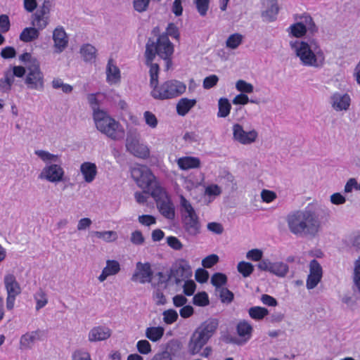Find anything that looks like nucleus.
Instances as JSON below:
<instances>
[{
	"label": "nucleus",
	"instance_id": "nucleus-1",
	"mask_svg": "<svg viewBox=\"0 0 360 360\" xmlns=\"http://www.w3.org/2000/svg\"><path fill=\"white\" fill-rule=\"evenodd\" d=\"M289 231L299 236H316L321 228V221L315 210L309 205L304 210H295L286 217Z\"/></svg>",
	"mask_w": 360,
	"mask_h": 360
},
{
	"label": "nucleus",
	"instance_id": "nucleus-2",
	"mask_svg": "<svg viewBox=\"0 0 360 360\" xmlns=\"http://www.w3.org/2000/svg\"><path fill=\"white\" fill-rule=\"evenodd\" d=\"M290 46L300 63L304 67L322 68L326 64V55L319 44L315 40H295L290 41Z\"/></svg>",
	"mask_w": 360,
	"mask_h": 360
},
{
	"label": "nucleus",
	"instance_id": "nucleus-3",
	"mask_svg": "<svg viewBox=\"0 0 360 360\" xmlns=\"http://www.w3.org/2000/svg\"><path fill=\"white\" fill-rule=\"evenodd\" d=\"M219 323L217 319L210 318L194 330L188 342V352L190 354H200L204 346L216 333Z\"/></svg>",
	"mask_w": 360,
	"mask_h": 360
},
{
	"label": "nucleus",
	"instance_id": "nucleus-4",
	"mask_svg": "<svg viewBox=\"0 0 360 360\" xmlns=\"http://www.w3.org/2000/svg\"><path fill=\"white\" fill-rule=\"evenodd\" d=\"M132 179L137 186L150 193L151 196L162 195L163 188L159 185L155 176L146 166L137 165L131 169Z\"/></svg>",
	"mask_w": 360,
	"mask_h": 360
},
{
	"label": "nucleus",
	"instance_id": "nucleus-5",
	"mask_svg": "<svg viewBox=\"0 0 360 360\" xmlns=\"http://www.w3.org/2000/svg\"><path fill=\"white\" fill-rule=\"evenodd\" d=\"M96 129L114 141L121 140L124 136L122 125L105 111H96L93 114Z\"/></svg>",
	"mask_w": 360,
	"mask_h": 360
},
{
	"label": "nucleus",
	"instance_id": "nucleus-6",
	"mask_svg": "<svg viewBox=\"0 0 360 360\" xmlns=\"http://www.w3.org/2000/svg\"><path fill=\"white\" fill-rule=\"evenodd\" d=\"M186 89V84L180 81L168 80L152 89L151 96L155 99H171L182 94Z\"/></svg>",
	"mask_w": 360,
	"mask_h": 360
},
{
	"label": "nucleus",
	"instance_id": "nucleus-7",
	"mask_svg": "<svg viewBox=\"0 0 360 360\" xmlns=\"http://www.w3.org/2000/svg\"><path fill=\"white\" fill-rule=\"evenodd\" d=\"M24 83L30 90L42 91L44 89V75L40 69L39 63L34 60L27 65V73Z\"/></svg>",
	"mask_w": 360,
	"mask_h": 360
},
{
	"label": "nucleus",
	"instance_id": "nucleus-8",
	"mask_svg": "<svg viewBox=\"0 0 360 360\" xmlns=\"http://www.w3.org/2000/svg\"><path fill=\"white\" fill-rule=\"evenodd\" d=\"M140 139L141 135L136 129H129L125 143L126 150L136 157L146 158L150 155V150L146 145L140 142Z\"/></svg>",
	"mask_w": 360,
	"mask_h": 360
},
{
	"label": "nucleus",
	"instance_id": "nucleus-9",
	"mask_svg": "<svg viewBox=\"0 0 360 360\" xmlns=\"http://www.w3.org/2000/svg\"><path fill=\"white\" fill-rule=\"evenodd\" d=\"M4 283L7 292L6 308L11 310L14 307L16 297L21 292V288L15 276L11 274L4 276Z\"/></svg>",
	"mask_w": 360,
	"mask_h": 360
},
{
	"label": "nucleus",
	"instance_id": "nucleus-10",
	"mask_svg": "<svg viewBox=\"0 0 360 360\" xmlns=\"http://www.w3.org/2000/svg\"><path fill=\"white\" fill-rule=\"evenodd\" d=\"M171 276L176 285L189 279L192 276L191 267L186 259L179 260L170 270Z\"/></svg>",
	"mask_w": 360,
	"mask_h": 360
},
{
	"label": "nucleus",
	"instance_id": "nucleus-11",
	"mask_svg": "<svg viewBox=\"0 0 360 360\" xmlns=\"http://www.w3.org/2000/svg\"><path fill=\"white\" fill-rule=\"evenodd\" d=\"M64 174L63 168L54 162L46 165L39 174V178L51 183H58L63 181Z\"/></svg>",
	"mask_w": 360,
	"mask_h": 360
},
{
	"label": "nucleus",
	"instance_id": "nucleus-12",
	"mask_svg": "<svg viewBox=\"0 0 360 360\" xmlns=\"http://www.w3.org/2000/svg\"><path fill=\"white\" fill-rule=\"evenodd\" d=\"M232 131L233 140L243 145L252 144L256 141L258 137V133L255 129L246 131L240 124H234Z\"/></svg>",
	"mask_w": 360,
	"mask_h": 360
},
{
	"label": "nucleus",
	"instance_id": "nucleus-13",
	"mask_svg": "<svg viewBox=\"0 0 360 360\" xmlns=\"http://www.w3.org/2000/svg\"><path fill=\"white\" fill-rule=\"evenodd\" d=\"M157 54L166 61L167 69L171 65L170 56L172 55L174 48L169 38L166 35H161L158 37L155 45Z\"/></svg>",
	"mask_w": 360,
	"mask_h": 360
},
{
	"label": "nucleus",
	"instance_id": "nucleus-14",
	"mask_svg": "<svg viewBox=\"0 0 360 360\" xmlns=\"http://www.w3.org/2000/svg\"><path fill=\"white\" fill-rule=\"evenodd\" d=\"M153 274V272L149 262H139L136 264V269L131 279L132 281L140 283H150L152 281Z\"/></svg>",
	"mask_w": 360,
	"mask_h": 360
},
{
	"label": "nucleus",
	"instance_id": "nucleus-15",
	"mask_svg": "<svg viewBox=\"0 0 360 360\" xmlns=\"http://www.w3.org/2000/svg\"><path fill=\"white\" fill-rule=\"evenodd\" d=\"M157 203V207L161 214L168 219H173L175 217V212L173 203L168 198L165 191L159 196H152Z\"/></svg>",
	"mask_w": 360,
	"mask_h": 360
},
{
	"label": "nucleus",
	"instance_id": "nucleus-16",
	"mask_svg": "<svg viewBox=\"0 0 360 360\" xmlns=\"http://www.w3.org/2000/svg\"><path fill=\"white\" fill-rule=\"evenodd\" d=\"M330 103L335 111H347L351 105V98L347 94L335 92L331 95Z\"/></svg>",
	"mask_w": 360,
	"mask_h": 360
},
{
	"label": "nucleus",
	"instance_id": "nucleus-17",
	"mask_svg": "<svg viewBox=\"0 0 360 360\" xmlns=\"http://www.w3.org/2000/svg\"><path fill=\"white\" fill-rule=\"evenodd\" d=\"M55 52L60 53L68 46V37L63 27H57L53 32Z\"/></svg>",
	"mask_w": 360,
	"mask_h": 360
},
{
	"label": "nucleus",
	"instance_id": "nucleus-18",
	"mask_svg": "<svg viewBox=\"0 0 360 360\" xmlns=\"http://www.w3.org/2000/svg\"><path fill=\"white\" fill-rule=\"evenodd\" d=\"M182 225L185 233L191 237H195L200 233L201 224L198 216L182 219Z\"/></svg>",
	"mask_w": 360,
	"mask_h": 360
},
{
	"label": "nucleus",
	"instance_id": "nucleus-19",
	"mask_svg": "<svg viewBox=\"0 0 360 360\" xmlns=\"http://www.w3.org/2000/svg\"><path fill=\"white\" fill-rule=\"evenodd\" d=\"M111 335V330L105 326L93 327L89 332L88 340L90 342H101L108 339Z\"/></svg>",
	"mask_w": 360,
	"mask_h": 360
},
{
	"label": "nucleus",
	"instance_id": "nucleus-20",
	"mask_svg": "<svg viewBox=\"0 0 360 360\" xmlns=\"http://www.w3.org/2000/svg\"><path fill=\"white\" fill-rule=\"evenodd\" d=\"M79 170L83 176L84 181L87 184L92 183L95 180L98 173L96 164L91 162H84L82 163Z\"/></svg>",
	"mask_w": 360,
	"mask_h": 360
},
{
	"label": "nucleus",
	"instance_id": "nucleus-21",
	"mask_svg": "<svg viewBox=\"0 0 360 360\" xmlns=\"http://www.w3.org/2000/svg\"><path fill=\"white\" fill-rule=\"evenodd\" d=\"M121 270L119 262L115 259H108L106 265L98 277L100 282H103L108 277L117 274Z\"/></svg>",
	"mask_w": 360,
	"mask_h": 360
},
{
	"label": "nucleus",
	"instance_id": "nucleus-22",
	"mask_svg": "<svg viewBox=\"0 0 360 360\" xmlns=\"http://www.w3.org/2000/svg\"><path fill=\"white\" fill-rule=\"evenodd\" d=\"M41 331L36 330L27 332L22 335L20 339V347L21 349H29L32 347L37 340L41 339Z\"/></svg>",
	"mask_w": 360,
	"mask_h": 360
},
{
	"label": "nucleus",
	"instance_id": "nucleus-23",
	"mask_svg": "<svg viewBox=\"0 0 360 360\" xmlns=\"http://www.w3.org/2000/svg\"><path fill=\"white\" fill-rule=\"evenodd\" d=\"M120 70L114 63L112 59H109L106 67V81L110 84H115L120 82Z\"/></svg>",
	"mask_w": 360,
	"mask_h": 360
},
{
	"label": "nucleus",
	"instance_id": "nucleus-24",
	"mask_svg": "<svg viewBox=\"0 0 360 360\" xmlns=\"http://www.w3.org/2000/svg\"><path fill=\"white\" fill-rule=\"evenodd\" d=\"M176 163L181 170L196 169L200 167V160L197 157L186 156L179 158L176 160Z\"/></svg>",
	"mask_w": 360,
	"mask_h": 360
},
{
	"label": "nucleus",
	"instance_id": "nucleus-25",
	"mask_svg": "<svg viewBox=\"0 0 360 360\" xmlns=\"http://www.w3.org/2000/svg\"><path fill=\"white\" fill-rule=\"evenodd\" d=\"M50 21L49 15L41 13L37 11L32 15V21L31 25L35 28L38 29V30H43L45 29L49 25Z\"/></svg>",
	"mask_w": 360,
	"mask_h": 360
},
{
	"label": "nucleus",
	"instance_id": "nucleus-26",
	"mask_svg": "<svg viewBox=\"0 0 360 360\" xmlns=\"http://www.w3.org/2000/svg\"><path fill=\"white\" fill-rule=\"evenodd\" d=\"M179 207L181 219L198 215L191 203L182 195H179Z\"/></svg>",
	"mask_w": 360,
	"mask_h": 360
},
{
	"label": "nucleus",
	"instance_id": "nucleus-27",
	"mask_svg": "<svg viewBox=\"0 0 360 360\" xmlns=\"http://www.w3.org/2000/svg\"><path fill=\"white\" fill-rule=\"evenodd\" d=\"M295 20H297V23L305 27V30L311 34H314L318 30L312 18L309 14L297 15Z\"/></svg>",
	"mask_w": 360,
	"mask_h": 360
},
{
	"label": "nucleus",
	"instance_id": "nucleus-28",
	"mask_svg": "<svg viewBox=\"0 0 360 360\" xmlns=\"http://www.w3.org/2000/svg\"><path fill=\"white\" fill-rule=\"evenodd\" d=\"M252 326L245 320L240 321L236 326L237 334L247 342L252 337Z\"/></svg>",
	"mask_w": 360,
	"mask_h": 360
},
{
	"label": "nucleus",
	"instance_id": "nucleus-29",
	"mask_svg": "<svg viewBox=\"0 0 360 360\" xmlns=\"http://www.w3.org/2000/svg\"><path fill=\"white\" fill-rule=\"evenodd\" d=\"M165 333V328L162 326H150L146 328L145 336L153 342L160 341Z\"/></svg>",
	"mask_w": 360,
	"mask_h": 360
},
{
	"label": "nucleus",
	"instance_id": "nucleus-30",
	"mask_svg": "<svg viewBox=\"0 0 360 360\" xmlns=\"http://www.w3.org/2000/svg\"><path fill=\"white\" fill-rule=\"evenodd\" d=\"M267 8L263 12V17L266 18L269 21H274L279 11V7L277 0H268Z\"/></svg>",
	"mask_w": 360,
	"mask_h": 360
},
{
	"label": "nucleus",
	"instance_id": "nucleus-31",
	"mask_svg": "<svg viewBox=\"0 0 360 360\" xmlns=\"http://www.w3.org/2000/svg\"><path fill=\"white\" fill-rule=\"evenodd\" d=\"M195 103L196 101L195 99L181 98L176 105L177 113L181 116L186 115Z\"/></svg>",
	"mask_w": 360,
	"mask_h": 360
},
{
	"label": "nucleus",
	"instance_id": "nucleus-32",
	"mask_svg": "<svg viewBox=\"0 0 360 360\" xmlns=\"http://www.w3.org/2000/svg\"><path fill=\"white\" fill-rule=\"evenodd\" d=\"M39 36V30L34 27H25L20 34V41L28 43L37 39Z\"/></svg>",
	"mask_w": 360,
	"mask_h": 360
},
{
	"label": "nucleus",
	"instance_id": "nucleus-33",
	"mask_svg": "<svg viewBox=\"0 0 360 360\" xmlns=\"http://www.w3.org/2000/svg\"><path fill=\"white\" fill-rule=\"evenodd\" d=\"M80 53L86 62H91L96 58V49L94 46L86 44L81 47Z\"/></svg>",
	"mask_w": 360,
	"mask_h": 360
},
{
	"label": "nucleus",
	"instance_id": "nucleus-34",
	"mask_svg": "<svg viewBox=\"0 0 360 360\" xmlns=\"http://www.w3.org/2000/svg\"><path fill=\"white\" fill-rule=\"evenodd\" d=\"M218 117H226L231 111V105L226 98H220L218 101Z\"/></svg>",
	"mask_w": 360,
	"mask_h": 360
},
{
	"label": "nucleus",
	"instance_id": "nucleus-35",
	"mask_svg": "<svg viewBox=\"0 0 360 360\" xmlns=\"http://www.w3.org/2000/svg\"><path fill=\"white\" fill-rule=\"evenodd\" d=\"M288 265L284 262H272L271 273L278 277L285 276L288 272Z\"/></svg>",
	"mask_w": 360,
	"mask_h": 360
},
{
	"label": "nucleus",
	"instance_id": "nucleus-36",
	"mask_svg": "<svg viewBox=\"0 0 360 360\" xmlns=\"http://www.w3.org/2000/svg\"><path fill=\"white\" fill-rule=\"evenodd\" d=\"M14 82V79L11 75V71H7L4 74V77L0 79V92L8 93Z\"/></svg>",
	"mask_w": 360,
	"mask_h": 360
},
{
	"label": "nucleus",
	"instance_id": "nucleus-37",
	"mask_svg": "<svg viewBox=\"0 0 360 360\" xmlns=\"http://www.w3.org/2000/svg\"><path fill=\"white\" fill-rule=\"evenodd\" d=\"M34 299L36 302L35 309L39 311L44 307L48 303V297L46 292L41 288L39 289L34 295Z\"/></svg>",
	"mask_w": 360,
	"mask_h": 360
},
{
	"label": "nucleus",
	"instance_id": "nucleus-38",
	"mask_svg": "<svg viewBox=\"0 0 360 360\" xmlns=\"http://www.w3.org/2000/svg\"><path fill=\"white\" fill-rule=\"evenodd\" d=\"M243 36L239 33L231 34L226 41V46L230 49H236L243 42Z\"/></svg>",
	"mask_w": 360,
	"mask_h": 360
},
{
	"label": "nucleus",
	"instance_id": "nucleus-39",
	"mask_svg": "<svg viewBox=\"0 0 360 360\" xmlns=\"http://www.w3.org/2000/svg\"><path fill=\"white\" fill-rule=\"evenodd\" d=\"M146 65L150 67L149 74H150V87L153 89L158 85V74H159V65L157 63L146 64Z\"/></svg>",
	"mask_w": 360,
	"mask_h": 360
},
{
	"label": "nucleus",
	"instance_id": "nucleus-40",
	"mask_svg": "<svg viewBox=\"0 0 360 360\" xmlns=\"http://www.w3.org/2000/svg\"><path fill=\"white\" fill-rule=\"evenodd\" d=\"M249 316L255 320H262L269 314L268 309L262 307H252L248 310Z\"/></svg>",
	"mask_w": 360,
	"mask_h": 360
},
{
	"label": "nucleus",
	"instance_id": "nucleus-41",
	"mask_svg": "<svg viewBox=\"0 0 360 360\" xmlns=\"http://www.w3.org/2000/svg\"><path fill=\"white\" fill-rule=\"evenodd\" d=\"M289 35L296 38H301L305 35L307 31L305 30V27L302 26L300 23H293L287 30Z\"/></svg>",
	"mask_w": 360,
	"mask_h": 360
},
{
	"label": "nucleus",
	"instance_id": "nucleus-42",
	"mask_svg": "<svg viewBox=\"0 0 360 360\" xmlns=\"http://www.w3.org/2000/svg\"><path fill=\"white\" fill-rule=\"evenodd\" d=\"M34 153L45 163L52 164L58 162V156L43 150H35Z\"/></svg>",
	"mask_w": 360,
	"mask_h": 360
},
{
	"label": "nucleus",
	"instance_id": "nucleus-43",
	"mask_svg": "<svg viewBox=\"0 0 360 360\" xmlns=\"http://www.w3.org/2000/svg\"><path fill=\"white\" fill-rule=\"evenodd\" d=\"M94 236L106 243H111L117 239V233L114 231H95Z\"/></svg>",
	"mask_w": 360,
	"mask_h": 360
},
{
	"label": "nucleus",
	"instance_id": "nucleus-44",
	"mask_svg": "<svg viewBox=\"0 0 360 360\" xmlns=\"http://www.w3.org/2000/svg\"><path fill=\"white\" fill-rule=\"evenodd\" d=\"M237 270L243 277L246 278L254 271V266L250 262L242 261L238 264Z\"/></svg>",
	"mask_w": 360,
	"mask_h": 360
},
{
	"label": "nucleus",
	"instance_id": "nucleus-45",
	"mask_svg": "<svg viewBox=\"0 0 360 360\" xmlns=\"http://www.w3.org/2000/svg\"><path fill=\"white\" fill-rule=\"evenodd\" d=\"M236 88L238 91L241 92V94H245L252 93L254 91L253 85L243 79L236 82Z\"/></svg>",
	"mask_w": 360,
	"mask_h": 360
},
{
	"label": "nucleus",
	"instance_id": "nucleus-46",
	"mask_svg": "<svg viewBox=\"0 0 360 360\" xmlns=\"http://www.w3.org/2000/svg\"><path fill=\"white\" fill-rule=\"evenodd\" d=\"M193 303L196 306L205 307L209 304L208 295L205 292H198L193 296Z\"/></svg>",
	"mask_w": 360,
	"mask_h": 360
},
{
	"label": "nucleus",
	"instance_id": "nucleus-47",
	"mask_svg": "<svg viewBox=\"0 0 360 360\" xmlns=\"http://www.w3.org/2000/svg\"><path fill=\"white\" fill-rule=\"evenodd\" d=\"M163 321L166 324H172L178 319L179 315L174 309H167L163 311Z\"/></svg>",
	"mask_w": 360,
	"mask_h": 360
},
{
	"label": "nucleus",
	"instance_id": "nucleus-48",
	"mask_svg": "<svg viewBox=\"0 0 360 360\" xmlns=\"http://www.w3.org/2000/svg\"><path fill=\"white\" fill-rule=\"evenodd\" d=\"M226 275L221 273H215L211 278L212 284L217 288H221L223 285L226 284Z\"/></svg>",
	"mask_w": 360,
	"mask_h": 360
},
{
	"label": "nucleus",
	"instance_id": "nucleus-49",
	"mask_svg": "<svg viewBox=\"0 0 360 360\" xmlns=\"http://www.w3.org/2000/svg\"><path fill=\"white\" fill-rule=\"evenodd\" d=\"M136 349L140 354L144 355L150 354L152 351L151 345L146 340H139L136 343Z\"/></svg>",
	"mask_w": 360,
	"mask_h": 360
},
{
	"label": "nucleus",
	"instance_id": "nucleus-50",
	"mask_svg": "<svg viewBox=\"0 0 360 360\" xmlns=\"http://www.w3.org/2000/svg\"><path fill=\"white\" fill-rule=\"evenodd\" d=\"M221 181L226 184V186L231 187L232 190L236 188V182L234 176L229 172H224L220 176Z\"/></svg>",
	"mask_w": 360,
	"mask_h": 360
},
{
	"label": "nucleus",
	"instance_id": "nucleus-51",
	"mask_svg": "<svg viewBox=\"0 0 360 360\" xmlns=\"http://www.w3.org/2000/svg\"><path fill=\"white\" fill-rule=\"evenodd\" d=\"M157 52L155 51V45L154 44H147L146 47V64H150L153 63Z\"/></svg>",
	"mask_w": 360,
	"mask_h": 360
},
{
	"label": "nucleus",
	"instance_id": "nucleus-52",
	"mask_svg": "<svg viewBox=\"0 0 360 360\" xmlns=\"http://www.w3.org/2000/svg\"><path fill=\"white\" fill-rule=\"evenodd\" d=\"M196 8L201 16H205L209 8L210 0H194Z\"/></svg>",
	"mask_w": 360,
	"mask_h": 360
},
{
	"label": "nucleus",
	"instance_id": "nucleus-53",
	"mask_svg": "<svg viewBox=\"0 0 360 360\" xmlns=\"http://www.w3.org/2000/svg\"><path fill=\"white\" fill-rule=\"evenodd\" d=\"M309 275L322 276L323 271L321 264L316 259H312L309 263Z\"/></svg>",
	"mask_w": 360,
	"mask_h": 360
},
{
	"label": "nucleus",
	"instance_id": "nucleus-54",
	"mask_svg": "<svg viewBox=\"0 0 360 360\" xmlns=\"http://www.w3.org/2000/svg\"><path fill=\"white\" fill-rule=\"evenodd\" d=\"M143 117L147 125L154 129L158 126V119L155 115L150 111L143 113Z\"/></svg>",
	"mask_w": 360,
	"mask_h": 360
},
{
	"label": "nucleus",
	"instance_id": "nucleus-55",
	"mask_svg": "<svg viewBox=\"0 0 360 360\" xmlns=\"http://www.w3.org/2000/svg\"><path fill=\"white\" fill-rule=\"evenodd\" d=\"M219 77L216 75H211L203 79L202 86L205 89H210L217 85Z\"/></svg>",
	"mask_w": 360,
	"mask_h": 360
},
{
	"label": "nucleus",
	"instance_id": "nucleus-56",
	"mask_svg": "<svg viewBox=\"0 0 360 360\" xmlns=\"http://www.w3.org/2000/svg\"><path fill=\"white\" fill-rule=\"evenodd\" d=\"M153 299L157 305H164L167 302V299L164 293L159 288L154 290Z\"/></svg>",
	"mask_w": 360,
	"mask_h": 360
},
{
	"label": "nucleus",
	"instance_id": "nucleus-57",
	"mask_svg": "<svg viewBox=\"0 0 360 360\" xmlns=\"http://www.w3.org/2000/svg\"><path fill=\"white\" fill-rule=\"evenodd\" d=\"M219 296L224 303H230L233 300V293L226 288H220Z\"/></svg>",
	"mask_w": 360,
	"mask_h": 360
},
{
	"label": "nucleus",
	"instance_id": "nucleus-58",
	"mask_svg": "<svg viewBox=\"0 0 360 360\" xmlns=\"http://www.w3.org/2000/svg\"><path fill=\"white\" fill-rule=\"evenodd\" d=\"M184 293L187 296L192 295L196 288V284L192 280L187 279L184 281V284L183 285Z\"/></svg>",
	"mask_w": 360,
	"mask_h": 360
},
{
	"label": "nucleus",
	"instance_id": "nucleus-59",
	"mask_svg": "<svg viewBox=\"0 0 360 360\" xmlns=\"http://www.w3.org/2000/svg\"><path fill=\"white\" fill-rule=\"evenodd\" d=\"M262 256L263 252L259 249H252L249 250L246 254V258L254 262L260 261L262 258Z\"/></svg>",
	"mask_w": 360,
	"mask_h": 360
},
{
	"label": "nucleus",
	"instance_id": "nucleus-60",
	"mask_svg": "<svg viewBox=\"0 0 360 360\" xmlns=\"http://www.w3.org/2000/svg\"><path fill=\"white\" fill-rule=\"evenodd\" d=\"M167 245L175 250H180L183 248V244L179 238L175 236H169L167 238Z\"/></svg>",
	"mask_w": 360,
	"mask_h": 360
},
{
	"label": "nucleus",
	"instance_id": "nucleus-61",
	"mask_svg": "<svg viewBox=\"0 0 360 360\" xmlns=\"http://www.w3.org/2000/svg\"><path fill=\"white\" fill-rule=\"evenodd\" d=\"M353 279L354 285L360 292V257L355 262Z\"/></svg>",
	"mask_w": 360,
	"mask_h": 360
},
{
	"label": "nucleus",
	"instance_id": "nucleus-62",
	"mask_svg": "<svg viewBox=\"0 0 360 360\" xmlns=\"http://www.w3.org/2000/svg\"><path fill=\"white\" fill-rule=\"evenodd\" d=\"M219 261V257L217 255L212 254L207 257L202 261V265L205 268H211L215 264H217Z\"/></svg>",
	"mask_w": 360,
	"mask_h": 360
},
{
	"label": "nucleus",
	"instance_id": "nucleus-63",
	"mask_svg": "<svg viewBox=\"0 0 360 360\" xmlns=\"http://www.w3.org/2000/svg\"><path fill=\"white\" fill-rule=\"evenodd\" d=\"M138 220L141 224L146 226H149L156 223L155 217L149 214L140 215L139 216Z\"/></svg>",
	"mask_w": 360,
	"mask_h": 360
},
{
	"label": "nucleus",
	"instance_id": "nucleus-64",
	"mask_svg": "<svg viewBox=\"0 0 360 360\" xmlns=\"http://www.w3.org/2000/svg\"><path fill=\"white\" fill-rule=\"evenodd\" d=\"M72 360H91L89 352L83 349H77L72 354Z\"/></svg>",
	"mask_w": 360,
	"mask_h": 360
}]
</instances>
